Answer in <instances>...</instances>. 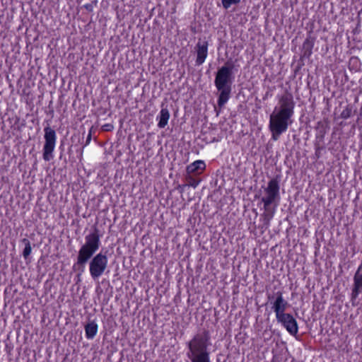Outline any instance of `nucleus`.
<instances>
[{"label":"nucleus","mask_w":362,"mask_h":362,"mask_svg":"<svg viewBox=\"0 0 362 362\" xmlns=\"http://www.w3.org/2000/svg\"><path fill=\"white\" fill-rule=\"evenodd\" d=\"M85 332L87 339H93L98 332V325L95 321H90L85 325Z\"/></svg>","instance_id":"nucleus-14"},{"label":"nucleus","mask_w":362,"mask_h":362,"mask_svg":"<svg viewBox=\"0 0 362 362\" xmlns=\"http://www.w3.org/2000/svg\"><path fill=\"white\" fill-rule=\"evenodd\" d=\"M276 297L272 304V309L275 313L276 319L287 314L286 310L288 303L284 299L281 292L276 293Z\"/></svg>","instance_id":"nucleus-8"},{"label":"nucleus","mask_w":362,"mask_h":362,"mask_svg":"<svg viewBox=\"0 0 362 362\" xmlns=\"http://www.w3.org/2000/svg\"><path fill=\"white\" fill-rule=\"evenodd\" d=\"M84 8L88 11H92L93 9V4H87L86 5H84Z\"/></svg>","instance_id":"nucleus-22"},{"label":"nucleus","mask_w":362,"mask_h":362,"mask_svg":"<svg viewBox=\"0 0 362 362\" xmlns=\"http://www.w3.org/2000/svg\"><path fill=\"white\" fill-rule=\"evenodd\" d=\"M56 137H45L46 141L43 148V158L46 161H49L53 158L52 152L55 146Z\"/></svg>","instance_id":"nucleus-11"},{"label":"nucleus","mask_w":362,"mask_h":362,"mask_svg":"<svg viewBox=\"0 0 362 362\" xmlns=\"http://www.w3.org/2000/svg\"><path fill=\"white\" fill-rule=\"evenodd\" d=\"M21 241L25 245V248L23 251V256L25 259H27L30 256V255L32 252L30 242L27 238H23V239H22Z\"/></svg>","instance_id":"nucleus-17"},{"label":"nucleus","mask_w":362,"mask_h":362,"mask_svg":"<svg viewBox=\"0 0 362 362\" xmlns=\"http://www.w3.org/2000/svg\"><path fill=\"white\" fill-rule=\"evenodd\" d=\"M45 136H55V132L49 127H46L45 129Z\"/></svg>","instance_id":"nucleus-21"},{"label":"nucleus","mask_w":362,"mask_h":362,"mask_svg":"<svg viewBox=\"0 0 362 362\" xmlns=\"http://www.w3.org/2000/svg\"><path fill=\"white\" fill-rule=\"evenodd\" d=\"M359 116H360L361 118H362V106H361V110H360Z\"/></svg>","instance_id":"nucleus-28"},{"label":"nucleus","mask_w":362,"mask_h":362,"mask_svg":"<svg viewBox=\"0 0 362 362\" xmlns=\"http://www.w3.org/2000/svg\"><path fill=\"white\" fill-rule=\"evenodd\" d=\"M280 200L279 181L273 178L269 181L267 187L264 188V196L262 198L264 209L266 211L269 210V206L274 204L276 206Z\"/></svg>","instance_id":"nucleus-6"},{"label":"nucleus","mask_w":362,"mask_h":362,"mask_svg":"<svg viewBox=\"0 0 362 362\" xmlns=\"http://www.w3.org/2000/svg\"><path fill=\"white\" fill-rule=\"evenodd\" d=\"M353 112H356V110L354 109V106L352 105H347L345 107V109L341 112L340 117L346 119L349 118Z\"/></svg>","instance_id":"nucleus-16"},{"label":"nucleus","mask_w":362,"mask_h":362,"mask_svg":"<svg viewBox=\"0 0 362 362\" xmlns=\"http://www.w3.org/2000/svg\"><path fill=\"white\" fill-rule=\"evenodd\" d=\"M209 337L207 333L197 334L187 343V355L192 362H210L207 351Z\"/></svg>","instance_id":"nucleus-4"},{"label":"nucleus","mask_w":362,"mask_h":362,"mask_svg":"<svg viewBox=\"0 0 362 362\" xmlns=\"http://www.w3.org/2000/svg\"><path fill=\"white\" fill-rule=\"evenodd\" d=\"M206 168V165L203 160H197L187 167V175L190 174H199Z\"/></svg>","instance_id":"nucleus-12"},{"label":"nucleus","mask_w":362,"mask_h":362,"mask_svg":"<svg viewBox=\"0 0 362 362\" xmlns=\"http://www.w3.org/2000/svg\"><path fill=\"white\" fill-rule=\"evenodd\" d=\"M91 138L92 137H90V136L87 137L86 144H88L90 142V141L91 140Z\"/></svg>","instance_id":"nucleus-26"},{"label":"nucleus","mask_w":362,"mask_h":362,"mask_svg":"<svg viewBox=\"0 0 362 362\" xmlns=\"http://www.w3.org/2000/svg\"><path fill=\"white\" fill-rule=\"evenodd\" d=\"M88 136H91V132H90H90H89V134H88Z\"/></svg>","instance_id":"nucleus-29"},{"label":"nucleus","mask_w":362,"mask_h":362,"mask_svg":"<svg viewBox=\"0 0 362 362\" xmlns=\"http://www.w3.org/2000/svg\"><path fill=\"white\" fill-rule=\"evenodd\" d=\"M187 180H188L189 183H188V185L189 186H191L194 188L197 187L199 183V181H197L196 180H194V178H192L190 175H187Z\"/></svg>","instance_id":"nucleus-19"},{"label":"nucleus","mask_w":362,"mask_h":362,"mask_svg":"<svg viewBox=\"0 0 362 362\" xmlns=\"http://www.w3.org/2000/svg\"><path fill=\"white\" fill-rule=\"evenodd\" d=\"M224 8L228 9L232 4H238L241 0H221Z\"/></svg>","instance_id":"nucleus-18"},{"label":"nucleus","mask_w":362,"mask_h":362,"mask_svg":"<svg viewBox=\"0 0 362 362\" xmlns=\"http://www.w3.org/2000/svg\"><path fill=\"white\" fill-rule=\"evenodd\" d=\"M129 122H132L134 126L136 125V122L134 120H129Z\"/></svg>","instance_id":"nucleus-27"},{"label":"nucleus","mask_w":362,"mask_h":362,"mask_svg":"<svg viewBox=\"0 0 362 362\" xmlns=\"http://www.w3.org/2000/svg\"><path fill=\"white\" fill-rule=\"evenodd\" d=\"M274 213V211H272L271 214H267L266 215V216H267V218L268 221H270V220L273 218Z\"/></svg>","instance_id":"nucleus-25"},{"label":"nucleus","mask_w":362,"mask_h":362,"mask_svg":"<svg viewBox=\"0 0 362 362\" xmlns=\"http://www.w3.org/2000/svg\"><path fill=\"white\" fill-rule=\"evenodd\" d=\"M125 132H126L125 133H126L127 134H128V136H132V135L134 134V132H132L131 128H129V132H127V129L126 128V129H125Z\"/></svg>","instance_id":"nucleus-24"},{"label":"nucleus","mask_w":362,"mask_h":362,"mask_svg":"<svg viewBox=\"0 0 362 362\" xmlns=\"http://www.w3.org/2000/svg\"><path fill=\"white\" fill-rule=\"evenodd\" d=\"M315 37L308 36L303 44V52L304 57H310L313 53L312 50L314 46Z\"/></svg>","instance_id":"nucleus-13"},{"label":"nucleus","mask_w":362,"mask_h":362,"mask_svg":"<svg viewBox=\"0 0 362 362\" xmlns=\"http://www.w3.org/2000/svg\"><path fill=\"white\" fill-rule=\"evenodd\" d=\"M276 320L281 323L286 331L292 336H296L298 332V325L293 316L287 313L278 318Z\"/></svg>","instance_id":"nucleus-7"},{"label":"nucleus","mask_w":362,"mask_h":362,"mask_svg":"<svg viewBox=\"0 0 362 362\" xmlns=\"http://www.w3.org/2000/svg\"><path fill=\"white\" fill-rule=\"evenodd\" d=\"M170 112L168 110L166 107H163L157 117V119L158 120V126L160 128L165 127L168 124Z\"/></svg>","instance_id":"nucleus-15"},{"label":"nucleus","mask_w":362,"mask_h":362,"mask_svg":"<svg viewBox=\"0 0 362 362\" xmlns=\"http://www.w3.org/2000/svg\"><path fill=\"white\" fill-rule=\"evenodd\" d=\"M107 253V250H101L90 260L89 272L93 279H98L106 270L108 264Z\"/></svg>","instance_id":"nucleus-5"},{"label":"nucleus","mask_w":362,"mask_h":362,"mask_svg":"<svg viewBox=\"0 0 362 362\" xmlns=\"http://www.w3.org/2000/svg\"><path fill=\"white\" fill-rule=\"evenodd\" d=\"M233 68V63L228 61L224 66L218 70L216 74L214 83L217 90L220 92L218 98V106L220 109L224 106L230 98Z\"/></svg>","instance_id":"nucleus-3"},{"label":"nucleus","mask_w":362,"mask_h":362,"mask_svg":"<svg viewBox=\"0 0 362 362\" xmlns=\"http://www.w3.org/2000/svg\"><path fill=\"white\" fill-rule=\"evenodd\" d=\"M113 129V126L111 124H107L103 126H102L101 129L103 132H109L111 131Z\"/></svg>","instance_id":"nucleus-20"},{"label":"nucleus","mask_w":362,"mask_h":362,"mask_svg":"<svg viewBox=\"0 0 362 362\" xmlns=\"http://www.w3.org/2000/svg\"><path fill=\"white\" fill-rule=\"evenodd\" d=\"M100 231L97 227H93L91 233L85 237V243L78 250L76 262L74 264L72 269L84 272L86 263L91 259L93 255L100 245Z\"/></svg>","instance_id":"nucleus-2"},{"label":"nucleus","mask_w":362,"mask_h":362,"mask_svg":"<svg viewBox=\"0 0 362 362\" xmlns=\"http://www.w3.org/2000/svg\"><path fill=\"white\" fill-rule=\"evenodd\" d=\"M362 293V263L358 266L354 276V284L351 290V300H356Z\"/></svg>","instance_id":"nucleus-9"},{"label":"nucleus","mask_w":362,"mask_h":362,"mask_svg":"<svg viewBox=\"0 0 362 362\" xmlns=\"http://www.w3.org/2000/svg\"><path fill=\"white\" fill-rule=\"evenodd\" d=\"M75 272H77V274H76L77 281H81V276L82 275V274L83 272H80L79 271H75Z\"/></svg>","instance_id":"nucleus-23"},{"label":"nucleus","mask_w":362,"mask_h":362,"mask_svg":"<svg viewBox=\"0 0 362 362\" xmlns=\"http://www.w3.org/2000/svg\"><path fill=\"white\" fill-rule=\"evenodd\" d=\"M295 103L292 94L286 93L279 100L269 117V128L273 134L279 135L286 130L293 115Z\"/></svg>","instance_id":"nucleus-1"},{"label":"nucleus","mask_w":362,"mask_h":362,"mask_svg":"<svg viewBox=\"0 0 362 362\" xmlns=\"http://www.w3.org/2000/svg\"><path fill=\"white\" fill-rule=\"evenodd\" d=\"M195 49L197 52L196 64L200 66L204 62L208 54V42L199 40Z\"/></svg>","instance_id":"nucleus-10"}]
</instances>
